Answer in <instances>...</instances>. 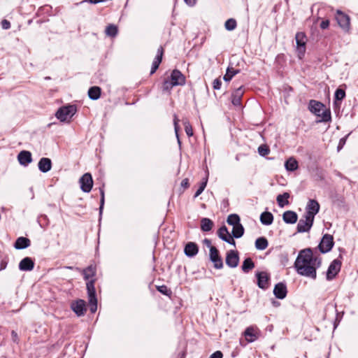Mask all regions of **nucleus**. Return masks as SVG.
<instances>
[{
  "label": "nucleus",
  "instance_id": "nucleus-50",
  "mask_svg": "<svg viewBox=\"0 0 358 358\" xmlns=\"http://www.w3.org/2000/svg\"><path fill=\"white\" fill-rule=\"evenodd\" d=\"M1 27L3 29H8L10 28V23L7 20H3L1 22Z\"/></svg>",
  "mask_w": 358,
  "mask_h": 358
},
{
  "label": "nucleus",
  "instance_id": "nucleus-40",
  "mask_svg": "<svg viewBox=\"0 0 358 358\" xmlns=\"http://www.w3.org/2000/svg\"><path fill=\"white\" fill-rule=\"evenodd\" d=\"M105 33L108 36L115 37L117 34V27L114 24H110L106 27Z\"/></svg>",
  "mask_w": 358,
  "mask_h": 358
},
{
  "label": "nucleus",
  "instance_id": "nucleus-58",
  "mask_svg": "<svg viewBox=\"0 0 358 358\" xmlns=\"http://www.w3.org/2000/svg\"><path fill=\"white\" fill-rule=\"evenodd\" d=\"M180 186L185 187V188H187L189 187V180L187 178H185L182 180V182H180Z\"/></svg>",
  "mask_w": 358,
  "mask_h": 358
},
{
  "label": "nucleus",
  "instance_id": "nucleus-18",
  "mask_svg": "<svg viewBox=\"0 0 358 358\" xmlns=\"http://www.w3.org/2000/svg\"><path fill=\"white\" fill-rule=\"evenodd\" d=\"M71 307L78 316L84 315L86 311L85 302L82 299L73 302Z\"/></svg>",
  "mask_w": 358,
  "mask_h": 358
},
{
  "label": "nucleus",
  "instance_id": "nucleus-2",
  "mask_svg": "<svg viewBox=\"0 0 358 358\" xmlns=\"http://www.w3.org/2000/svg\"><path fill=\"white\" fill-rule=\"evenodd\" d=\"M325 106L315 100H310L308 103V110L317 117H320L321 120L318 122H327L331 121V112L329 109H324Z\"/></svg>",
  "mask_w": 358,
  "mask_h": 358
},
{
  "label": "nucleus",
  "instance_id": "nucleus-1",
  "mask_svg": "<svg viewBox=\"0 0 358 358\" xmlns=\"http://www.w3.org/2000/svg\"><path fill=\"white\" fill-rule=\"evenodd\" d=\"M321 265L322 258L314 255L313 250L308 248L299 251L294 267L299 275L315 280L317 270Z\"/></svg>",
  "mask_w": 358,
  "mask_h": 358
},
{
  "label": "nucleus",
  "instance_id": "nucleus-49",
  "mask_svg": "<svg viewBox=\"0 0 358 358\" xmlns=\"http://www.w3.org/2000/svg\"><path fill=\"white\" fill-rule=\"evenodd\" d=\"M101 205H100V208H99V210H100V214H101L102 213V210H103V204H104V192H103V189H101Z\"/></svg>",
  "mask_w": 358,
  "mask_h": 358
},
{
  "label": "nucleus",
  "instance_id": "nucleus-52",
  "mask_svg": "<svg viewBox=\"0 0 358 358\" xmlns=\"http://www.w3.org/2000/svg\"><path fill=\"white\" fill-rule=\"evenodd\" d=\"M329 26V20H322L320 24V27L322 29H326Z\"/></svg>",
  "mask_w": 358,
  "mask_h": 358
},
{
  "label": "nucleus",
  "instance_id": "nucleus-11",
  "mask_svg": "<svg viewBox=\"0 0 358 358\" xmlns=\"http://www.w3.org/2000/svg\"><path fill=\"white\" fill-rule=\"evenodd\" d=\"M319 210V203L315 199H310L306 208L305 215L314 220L315 215L318 213Z\"/></svg>",
  "mask_w": 358,
  "mask_h": 358
},
{
  "label": "nucleus",
  "instance_id": "nucleus-17",
  "mask_svg": "<svg viewBox=\"0 0 358 358\" xmlns=\"http://www.w3.org/2000/svg\"><path fill=\"white\" fill-rule=\"evenodd\" d=\"M273 294L278 299H283L286 297L287 294V285L285 282L277 283L273 289Z\"/></svg>",
  "mask_w": 358,
  "mask_h": 358
},
{
  "label": "nucleus",
  "instance_id": "nucleus-9",
  "mask_svg": "<svg viewBox=\"0 0 358 358\" xmlns=\"http://www.w3.org/2000/svg\"><path fill=\"white\" fill-rule=\"evenodd\" d=\"M304 219H300L296 227L298 233L308 232L310 230L314 220L304 215Z\"/></svg>",
  "mask_w": 358,
  "mask_h": 358
},
{
  "label": "nucleus",
  "instance_id": "nucleus-15",
  "mask_svg": "<svg viewBox=\"0 0 358 358\" xmlns=\"http://www.w3.org/2000/svg\"><path fill=\"white\" fill-rule=\"evenodd\" d=\"M261 331L254 327H248L244 331V336L248 343L255 342L259 338Z\"/></svg>",
  "mask_w": 358,
  "mask_h": 358
},
{
  "label": "nucleus",
  "instance_id": "nucleus-6",
  "mask_svg": "<svg viewBox=\"0 0 358 358\" xmlns=\"http://www.w3.org/2000/svg\"><path fill=\"white\" fill-rule=\"evenodd\" d=\"M334 238L330 234H324L320 243L318 245V248L322 253H327L329 252L334 246Z\"/></svg>",
  "mask_w": 358,
  "mask_h": 358
},
{
  "label": "nucleus",
  "instance_id": "nucleus-57",
  "mask_svg": "<svg viewBox=\"0 0 358 358\" xmlns=\"http://www.w3.org/2000/svg\"><path fill=\"white\" fill-rule=\"evenodd\" d=\"M336 317L335 319V321L334 322V329H336L339 322H340V320L338 319V313L337 312V310L336 309Z\"/></svg>",
  "mask_w": 358,
  "mask_h": 358
},
{
  "label": "nucleus",
  "instance_id": "nucleus-39",
  "mask_svg": "<svg viewBox=\"0 0 358 358\" xmlns=\"http://www.w3.org/2000/svg\"><path fill=\"white\" fill-rule=\"evenodd\" d=\"M207 182H208V177L203 178V180L200 182L199 187L196 191V192L194 195V199L196 198L197 196H199L203 192V190L205 189V188L207 185Z\"/></svg>",
  "mask_w": 358,
  "mask_h": 358
},
{
  "label": "nucleus",
  "instance_id": "nucleus-37",
  "mask_svg": "<svg viewBox=\"0 0 358 358\" xmlns=\"http://www.w3.org/2000/svg\"><path fill=\"white\" fill-rule=\"evenodd\" d=\"M227 223L231 226H236L240 224V217L237 214H231L227 220Z\"/></svg>",
  "mask_w": 358,
  "mask_h": 358
},
{
  "label": "nucleus",
  "instance_id": "nucleus-32",
  "mask_svg": "<svg viewBox=\"0 0 358 358\" xmlns=\"http://www.w3.org/2000/svg\"><path fill=\"white\" fill-rule=\"evenodd\" d=\"M94 280H91L87 282V290L89 299H92L94 300L96 297V291L94 287Z\"/></svg>",
  "mask_w": 358,
  "mask_h": 358
},
{
  "label": "nucleus",
  "instance_id": "nucleus-60",
  "mask_svg": "<svg viewBox=\"0 0 358 358\" xmlns=\"http://www.w3.org/2000/svg\"><path fill=\"white\" fill-rule=\"evenodd\" d=\"M185 77L180 73V86L185 85Z\"/></svg>",
  "mask_w": 358,
  "mask_h": 358
},
{
  "label": "nucleus",
  "instance_id": "nucleus-13",
  "mask_svg": "<svg viewBox=\"0 0 358 358\" xmlns=\"http://www.w3.org/2000/svg\"><path fill=\"white\" fill-rule=\"evenodd\" d=\"M210 260L213 263L214 267L217 269H220L223 267L222 259L219 255V251L216 248H211L210 254Z\"/></svg>",
  "mask_w": 358,
  "mask_h": 358
},
{
  "label": "nucleus",
  "instance_id": "nucleus-34",
  "mask_svg": "<svg viewBox=\"0 0 358 358\" xmlns=\"http://www.w3.org/2000/svg\"><path fill=\"white\" fill-rule=\"evenodd\" d=\"M101 88L99 87L94 86L89 89L88 96L92 100H96L100 97Z\"/></svg>",
  "mask_w": 358,
  "mask_h": 358
},
{
  "label": "nucleus",
  "instance_id": "nucleus-24",
  "mask_svg": "<svg viewBox=\"0 0 358 358\" xmlns=\"http://www.w3.org/2000/svg\"><path fill=\"white\" fill-rule=\"evenodd\" d=\"M38 169L43 173L49 171L52 168V162L49 158L43 157L38 162Z\"/></svg>",
  "mask_w": 358,
  "mask_h": 358
},
{
  "label": "nucleus",
  "instance_id": "nucleus-33",
  "mask_svg": "<svg viewBox=\"0 0 358 358\" xmlns=\"http://www.w3.org/2000/svg\"><path fill=\"white\" fill-rule=\"evenodd\" d=\"M244 231H245L244 227L240 223V224L233 227L231 234H232V236L234 238H239L243 236Z\"/></svg>",
  "mask_w": 358,
  "mask_h": 358
},
{
  "label": "nucleus",
  "instance_id": "nucleus-4",
  "mask_svg": "<svg viewBox=\"0 0 358 358\" xmlns=\"http://www.w3.org/2000/svg\"><path fill=\"white\" fill-rule=\"evenodd\" d=\"M179 85V71L174 70L171 76L164 80L162 85L163 91H169L173 86Z\"/></svg>",
  "mask_w": 358,
  "mask_h": 358
},
{
  "label": "nucleus",
  "instance_id": "nucleus-20",
  "mask_svg": "<svg viewBox=\"0 0 358 358\" xmlns=\"http://www.w3.org/2000/svg\"><path fill=\"white\" fill-rule=\"evenodd\" d=\"M34 267V262L31 257H24L19 263V269L22 271H30Z\"/></svg>",
  "mask_w": 358,
  "mask_h": 358
},
{
  "label": "nucleus",
  "instance_id": "nucleus-30",
  "mask_svg": "<svg viewBox=\"0 0 358 358\" xmlns=\"http://www.w3.org/2000/svg\"><path fill=\"white\" fill-rule=\"evenodd\" d=\"M285 169L289 171H296L298 167V162L294 157H289L285 163Z\"/></svg>",
  "mask_w": 358,
  "mask_h": 358
},
{
  "label": "nucleus",
  "instance_id": "nucleus-56",
  "mask_svg": "<svg viewBox=\"0 0 358 358\" xmlns=\"http://www.w3.org/2000/svg\"><path fill=\"white\" fill-rule=\"evenodd\" d=\"M11 337H12L13 341L15 343H17L18 342V336H17V334L16 331H11Z\"/></svg>",
  "mask_w": 358,
  "mask_h": 358
},
{
  "label": "nucleus",
  "instance_id": "nucleus-25",
  "mask_svg": "<svg viewBox=\"0 0 358 358\" xmlns=\"http://www.w3.org/2000/svg\"><path fill=\"white\" fill-rule=\"evenodd\" d=\"M30 244L31 241L29 238L21 236L17 238L14 247L17 250H22L28 248Z\"/></svg>",
  "mask_w": 358,
  "mask_h": 358
},
{
  "label": "nucleus",
  "instance_id": "nucleus-46",
  "mask_svg": "<svg viewBox=\"0 0 358 358\" xmlns=\"http://www.w3.org/2000/svg\"><path fill=\"white\" fill-rule=\"evenodd\" d=\"M173 123H174V127H175L176 136L178 143H179L180 134H179V127L178 125V117H177L176 115H174Z\"/></svg>",
  "mask_w": 358,
  "mask_h": 358
},
{
  "label": "nucleus",
  "instance_id": "nucleus-28",
  "mask_svg": "<svg viewBox=\"0 0 358 358\" xmlns=\"http://www.w3.org/2000/svg\"><path fill=\"white\" fill-rule=\"evenodd\" d=\"M290 194L288 192H284L282 194H279L277 196L276 201L278 205L280 208H283L285 206L289 204L288 199L289 198Z\"/></svg>",
  "mask_w": 358,
  "mask_h": 358
},
{
  "label": "nucleus",
  "instance_id": "nucleus-51",
  "mask_svg": "<svg viewBox=\"0 0 358 358\" xmlns=\"http://www.w3.org/2000/svg\"><path fill=\"white\" fill-rule=\"evenodd\" d=\"M223 354L221 351L217 350L215 352H213L209 358H222Z\"/></svg>",
  "mask_w": 358,
  "mask_h": 358
},
{
  "label": "nucleus",
  "instance_id": "nucleus-43",
  "mask_svg": "<svg viewBox=\"0 0 358 358\" xmlns=\"http://www.w3.org/2000/svg\"><path fill=\"white\" fill-rule=\"evenodd\" d=\"M345 97V92L344 90L338 88L334 93V99L336 101H342Z\"/></svg>",
  "mask_w": 358,
  "mask_h": 358
},
{
  "label": "nucleus",
  "instance_id": "nucleus-12",
  "mask_svg": "<svg viewBox=\"0 0 358 358\" xmlns=\"http://www.w3.org/2000/svg\"><path fill=\"white\" fill-rule=\"evenodd\" d=\"M256 277L257 278V285L260 289L266 290L269 287V279L270 276L266 271H260L256 273Z\"/></svg>",
  "mask_w": 358,
  "mask_h": 358
},
{
  "label": "nucleus",
  "instance_id": "nucleus-10",
  "mask_svg": "<svg viewBox=\"0 0 358 358\" xmlns=\"http://www.w3.org/2000/svg\"><path fill=\"white\" fill-rule=\"evenodd\" d=\"M80 189L84 192L88 193L91 191L93 186V180L92 175L89 173H85L80 178Z\"/></svg>",
  "mask_w": 358,
  "mask_h": 358
},
{
  "label": "nucleus",
  "instance_id": "nucleus-44",
  "mask_svg": "<svg viewBox=\"0 0 358 358\" xmlns=\"http://www.w3.org/2000/svg\"><path fill=\"white\" fill-rule=\"evenodd\" d=\"M89 304H90V309L91 313H94L97 310V299L96 298H94V300L92 299H89Z\"/></svg>",
  "mask_w": 358,
  "mask_h": 358
},
{
  "label": "nucleus",
  "instance_id": "nucleus-61",
  "mask_svg": "<svg viewBox=\"0 0 358 358\" xmlns=\"http://www.w3.org/2000/svg\"><path fill=\"white\" fill-rule=\"evenodd\" d=\"M345 140L344 138H341L339 142V145L338 146V150H339L343 144H345Z\"/></svg>",
  "mask_w": 358,
  "mask_h": 358
},
{
  "label": "nucleus",
  "instance_id": "nucleus-31",
  "mask_svg": "<svg viewBox=\"0 0 358 358\" xmlns=\"http://www.w3.org/2000/svg\"><path fill=\"white\" fill-rule=\"evenodd\" d=\"M83 274L84 275V278L85 280H89L90 278L94 277L96 274V266L94 265H90L82 271Z\"/></svg>",
  "mask_w": 358,
  "mask_h": 358
},
{
  "label": "nucleus",
  "instance_id": "nucleus-42",
  "mask_svg": "<svg viewBox=\"0 0 358 358\" xmlns=\"http://www.w3.org/2000/svg\"><path fill=\"white\" fill-rule=\"evenodd\" d=\"M185 133L188 137L193 136V129L192 125L186 120L182 121Z\"/></svg>",
  "mask_w": 358,
  "mask_h": 358
},
{
  "label": "nucleus",
  "instance_id": "nucleus-47",
  "mask_svg": "<svg viewBox=\"0 0 358 358\" xmlns=\"http://www.w3.org/2000/svg\"><path fill=\"white\" fill-rule=\"evenodd\" d=\"M222 86V80L218 78L213 80V87L215 90H218L221 88Z\"/></svg>",
  "mask_w": 358,
  "mask_h": 358
},
{
  "label": "nucleus",
  "instance_id": "nucleus-8",
  "mask_svg": "<svg viewBox=\"0 0 358 358\" xmlns=\"http://www.w3.org/2000/svg\"><path fill=\"white\" fill-rule=\"evenodd\" d=\"M336 20L340 26L344 31H348L350 27V17L343 13L341 10H337L336 15Z\"/></svg>",
  "mask_w": 358,
  "mask_h": 358
},
{
  "label": "nucleus",
  "instance_id": "nucleus-3",
  "mask_svg": "<svg viewBox=\"0 0 358 358\" xmlns=\"http://www.w3.org/2000/svg\"><path fill=\"white\" fill-rule=\"evenodd\" d=\"M76 112L74 105H68L60 108L56 113V117L62 122L70 119Z\"/></svg>",
  "mask_w": 358,
  "mask_h": 358
},
{
  "label": "nucleus",
  "instance_id": "nucleus-35",
  "mask_svg": "<svg viewBox=\"0 0 358 358\" xmlns=\"http://www.w3.org/2000/svg\"><path fill=\"white\" fill-rule=\"evenodd\" d=\"M255 268V263L250 257L246 258L242 264L241 268L244 273H248Z\"/></svg>",
  "mask_w": 358,
  "mask_h": 358
},
{
  "label": "nucleus",
  "instance_id": "nucleus-21",
  "mask_svg": "<svg viewBox=\"0 0 358 358\" xmlns=\"http://www.w3.org/2000/svg\"><path fill=\"white\" fill-rule=\"evenodd\" d=\"M19 163L24 166H27L32 162L31 154L29 151L22 150L17 155Z\"/></svg>",
  "mask_w": 358,
  "mask_h": 358
},
{
  "label": "nucleus",
  "instance_id": "nucleus-29",
  "mask_svg": "<svg viewBox=\"0 0 358 358\" xmlns=\"http://www.w3.org/2000/svg\"><path fill=\"white\" fill-rule=\"evenodd\" d=\"M213 227V221L209 218H202L201 220V229L203 231H210Z\"/></svg>",
  "mask_w": 358,
  "mask_h": 358
},
{
  "label": "nucleus",
  "instance_id": "nucleus-59",
  "mask_svg": "<svg viewBox=\"0 0 358 358\" xmlns=\"http://www.w3.org/2000/svg\"><path fill=\"white\" fill-rule=\"evenodd\" d=\"M0 266H1L0 270L5 269V268H6V266H7V262H6V261H2V262H1Z\"/></svg>",
  "mask_w": 358,
  "mask_h": 358
},
{
  "label": "nucleus",
  "instance_id": "nucleus-14",
  "mask_svg": "<svg viewBox=\"0 0 358 358\" xmlns=\"http://www.w3.org/2000/svg\"><path fill=\"white\" fill-rule=\"evenodd\" d=\"M225 262L229 267L236 268L238 265L239 262L238 252L232 250L227 252Z\"/></svg>",
  "mask_w": 358,
  "mask_h": 358
},
{
  "label": "nucleus",
  "instance_id": "nucleus-27",
  "mask_svg": "<svg viewBox=\"0 0 358 358\" xmlns=\"http://www.w3.org/2000/svg\"><path fill=\"white\" fill-rule=\"evenodd\" d=\"M273 221V215L270 212H264L260 215V222L262 224L270 225Z\"/></svg>",
  "mask_w": 358,
  "mask_h": 358
},
{
  "label": "nucleus",
  "instance_id": "nucleus-54",
  "mask_svg": "<svg viewBox=\"0 0 358 358\" xmlns=\"http://www.w3.org/2000/svg\"><path fill=\"white\" fill-rule=\"evenodd\" d=\"M185 3L189 7H193L196 5L197 0H183Z\"/></svg>",
  "mask_w": 358,
  "mask_h": 358
},
{
  "label": "nucleus",
  "instance_id": "nucleus-55",
  "mask_svg": "<svg viewBox=\"0 0 358 358\" xmlns=\"http://www.w3.org/2000/svg\"><path fill=\"white\" fill-rule=\"evenodd\" d=\"M225 242H227V243L230 244V245H236V242L234 239V237L233 236H227V238L224 241Z\"/></svg>",
  "mask_w": 358,
  "mask_h": 358
},
{
  "label": "nucleus",
  "instance_id": "nucleus-23",
  "mask_svg": "<svg viewBox=\"0 0 358 358\" xmlns=\"http://www.w3.org/2000/svg\"><path fill=\"white\" fill-rule=\"evenodd\" d=\"M282 220L287 224H294L297 222L298 215L294 211L287 210L283 213Z\"/></svg>",
  "mask_w": 358,
  "mask_h": 358
},
{
  "label": "nucleus",
  "instance_id": "nucleus-5",
  "mask_svg": "<svg viewBox=\"0 0 358 358\" xmlns=\"http://www.w3.org/2000/svg\"><path fill=\"white\" fill-rule=\"evenodd\" d=\"M341 261L338 259H336L331 262L327 271L326 278L327 280H332L336 278L341 271Z\"/></svg>",
  "mask_w": 358,
  "mask_h": 358
},
{
  "label": "nucleus",
  "instance_id": "nucleus-22",
  "mask_svg": "<svg viewBox=\"0 0 358 358\" xmlns=\"http://www.w3.org/2000/svg\"><path fill=\"white\" fill-rule=\"evenodd\" d=\"M163 54H164V49L162 46H160L157 49V55H156V56L154 59V61L152 62L150 74H153L157 70V69L162 62Z\"/></svg>",
  "mask_w": 358,
  "mask_h": 358
},
{
  "label": "nucleus",
  "instance_id": "nucleus-48",
  "mask_svg": "<svg viewBox=\"0 0 358 358\" xmlns=\"http://www.w3.org/2000/svg\"><path fill=\"white\" fill-rule=\"evenodd\" d=\"M157 289L159 292L165 295H169V293L171 292L168 287L165 285L157 286Z\"/></svg>",
  "mask_w": 358,
  "mask_h": 358
},
{
  "label": "nucleus",
  "instance_id": "nucleus-41",
  "mask_svg": "<svg viewBox=\"0 0 358 358\" xmlns=\"http://www.w3.org/2000/svg\"><path fill=\"white\" fill-rule=\"evenodd\" d=\"M236 21L234 18L228 19L224 24L225 29L228 31H233L236 29Z\"/></svg>",
  "mask_w": 358,
  "mask_h": 358
},
{
  "label": "nucleus",
  "instance_id": "nucleus-45",
  "mask_svg": "<svg viewBox=\"0 0 358 358\" xmlns=\"http://www.w3.org/2000/svg\"><path fill=\"white\" fill-rule=\"evenodd\" d=\"M269 152L270 150L266 145H262L258 148V152L262 157L267 155L269 153Z\"/></svg>",
  "mask_w": 358,
  "mask_h": 358
},
{
  "label": "nucleus",
  "instance_id": "nucleus-26",
  "mask_svg": "<svg viewBox=\"0 0 358 358\" xmlns=\"http://www.w3.org/2000/svg\"><path fill=\"white\" fill-rule=\"evenodd\" d=\"M240 73V70L234 69L231 66H229L227 69L226 73L223 76V80L226 82L231 80L234 76Z\"/></svg>",
  "mask_w": 358,
  "mask_h": 358
},
{
  "label": "nucleus",
  "instance_id": "nucleus-53",
  "mask_svg": "<svg viewBox=\"0 0 358 358\" xmlns=\"http://www.w3.org/2000/svg\"><path fill=\"white\" fill-rule=\"evenodd\" d=\"M203 244L209 248V250H210V248H215V246H213L212 244H211V241L210 239H208V238H205L203 240Z\"/></svg>",
  "mask_w": 358,
  "mask_h": 358
},
{
  "label": "nucleus",
  "instance_id": "nucleus-36",
  "mask_svg": "<svg viewBox=\"0 0 358 358\" xmlns=\"http://www.w3.org/2000/svg\"><path fill=\"white\" fill-rule=\"evenodd\" d=\"M268 243L266 238L259 237L255 241V248L259 250H264L268 247Z\"/></svg>",
  "mask_w": 358,
  "mask_h": 358
},
{
  "label": "nucleus",
  "instance_id": "nucleus-7",
  "mask_svg": "<svg viewBox=\"0 0 358 358\" xmlns=\"http://www.w3.org/2000/svg\"><path fill=\"white\" fill-rule=\"evenodd\" d=\"M296 50L299 57L303 56L306 52V36L303 32H297L295 36Z\"/></svg>",
  "mask_w": 358,
  "mask_h": 358
},
{
  "label": "nucleus",
  "instance_id": "nucleus-38",
  "mask_svg": "<svg viewBox=\"0 0 358 358\" xmlns=\"http://www.w3.org/2000/svg\"><path fill=\"white\" fill-rule=\"evenodd\" d=\"M217 235L220 239L225 241L227 236H230L228 229L226 226L223 225L217 231Z\"/></svg>",
  "mask_w": 358,
  "mask_h": 358
},
{
  "label": "nucleus",
  "instance_id": "nucleus-16",
  "mask_svg": "<svg viewBox=\"0 0 358 358\" xmlns=\"http://www.w3.org/2000/svg\"><path fill=\"white\" fill-rule=\"evenodd\" d=\"M244 94L243 86H240L239 87L235 89L231 95V103L234 106H241V99L243 95Z\"/></svg>",
  "mask_w": 358,
  "mask_h": 358
},
{
  "label": "nucleus",
  "instance_id": "nucleus-19",
  "mask_svg": "<svg viewBox=\"0 0 358 358\" xmlns=\"http://www.w3.org/2000/svg\"><path fill=\"white\" fill-rule=\"evenodd\" d=\"M199 252V247L194 242H188L184 248V253L188 257H195Z\"/></svg>",
  "mask_w": 358,
  "mask_h": 358
}]
</instances>
